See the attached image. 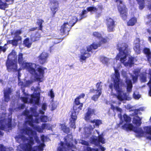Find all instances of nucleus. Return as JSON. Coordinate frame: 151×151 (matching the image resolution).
<instances>
[{
  "instance_id": "obj_1",
  "label": "nucleus",
  "mask_w": 151,
  "mask_h": 151,
  "mask_svg": "<svg viewBox=\"0 0 151 151\" xmlns=\"http://www.w3.org/2000/svg\"><path fill=\"white\" fill-rule=\"evenodd\" d=\"M15 138L16 140L21 144L20 147L24 151H42L45 146L43 143L39 146L32 147L34 144V139L38 143L40 142V141L36 132L33 131L28 127H24L22 129H21L19 134L16 136ZM46 138L44 135L41 136V139L43 142Z\"/></svg>"
},
{
  "instance_id": "obj_2",
  "label": "nucleus",
  "mask_w": 151,
  "mask_h": 151,
  "mask_svg": "<svg viewBox=\"0 0 151 151\" xmlns=\"http://www.w3.org/2000/svg\"><path fill=\"white\" fill-rule=\"evenodd\" d=\"M121 67L120 63L116 65L115 63L114 66L115 71V74L111 76V78L114 81V83L111 84L109 86V88L111 90V97L112 99L111 101H107L106 104L111 106V108L114 111H117L121 113L122 109L120 108L114 106V105L116 104L114 99H117L121 101L124 100H129L131 98L128 96L123 91L121 88H120V85H122V81L120 78V74L119 70Z\"/></svg>"
},
{
  "instance_id": "obj_3",
  "label": "nucleus",
  "mask_w": 151,
  "mask_h": 151,
  "mask_svg": "<svg viewBox=\"0 0 151 151\" xmlns=\"http://www.w3.org/2000/svg\"><path fill=\"white\" fill-rule=\"evenodd\" d=\"M91 123L94 124L93 127L91 126L85 127L84 129V136L83 138L85 139H89L91 143L96 145L98 148L92 149L88 146L89 145V142L82 139L79 140V142L82 145H86L84 147V151H104L105 148L100 145V143L102 144H104L106 143L105 140L103 137V135H99L98 137L91 134L95 126L98 127L102 124V121L99 119H94L91 121Z\"/></svg>"
},
{
  "instance_id": "obj_4",
  "label": "nucleus",
  "mask_w": 151,
  "mask_h": 151,
  "mask_svg": "<svg viewBox=\"0 0 151 151\" xmlns=\"http://www.w3.org/2000/svg\"><path fill=\"white\" fill-rule=\"evenodd\" d=\"M118 117L120 118L121 121L119 124H124L122 126V128L127 131L132 130L136 134V136L138 137L143 136L145 132L150 134L147 137V139L151 140V126L145 127H144V132L141 128H135L132 124H129L131 121V118L127 115L125 114L122 117L121 114H119Z\"/></svg>"
},
{
  "instance_id": "obj_5",
  "label": "nucleus",
  "mask_w": 151,
  "mask_h": 151,
  "mask_svg": "<svg viewBox=\"0 0 151 151\" xmlns=\"http://www.w3.org/2000/svg\"><path fill=\"white\" fill-rule=\"evenodd\" d=\"M117 46L119 53L116 57V60H120L121 63L126 67H132L134 63V58L129 55L131 49L128 45L120 42Z\"/></svg>"
},
{
  "instance_id": "obj_6",
  "label": "nucleus",
  "mask_w": 151,
  "mask_h": 151,
  "mask_svg": "<svg viewBox=\"0 0 151 151\" xmlns=\"http://www.w3.org/2000/svg\"><path fill=\"white\" fill-rule=\"evenodd\" d=\"M37 109L35 107L31 108L30 111L27 110L23 112V114L26 116V124H28L33 128V126H37L35 124H38L40 121L46 122L49 120V118L45 115L40 116L37 112Z\"/></svg>"
},
{
  "instance_id": "obj_7",
  "label": "nucleus",
  "mask_w": 151,
  "mask_h": 151,
  "mask_svg": "<svg viewBox=\"0 0 151 151\" xmlns=\"http://www.w3.org/2000/svg\"><path fill=\"white\" fill-rule=\"evenodd\" d=\"M22 65L20 69H26L32 75L34 80L40 82L42 81L45 68L32 63L26 62Z\"/></svg>"
},
{
  "instance_id": "obj_8",
  "label": "nucleus",
  "mask_w": 151,
  "mask_h": 151,
  "mask_svg": "<svg viewBox=\"0 0 151 151\" xmlns=\"http://www.w3.org/2000/svg\"><path fill=\"white\" fill-rule=\"evenodd\" d=\"M93 35L99 39V42H94L92 45L87 46V51L84 49L81 50V54L79 56V60L81 62L85 60L87 58L90 56V55L88 52L91 51L93 49H96L98 47L100 46L101 44L102 43L107 42L108 39H110V38H103L101 36V34L97 32H94L93 33Z\"/></svg>"
},
{
  "instance_id": "obj_9",
  "label": "nucleus",
  "mask_w": 151,
  "mask_h": 151,
  "mask_svg": "<svg viewBox=\"0 0 151 151\" xmlns=\"http://www.w3.org/2000/svg\"><path fill=\"white\" fill-rule=\"evenodd\" d=\"M85 96L84 94L82 93L75 100L73 107V111L72 112L71 116L69 123L70 127L74 129L76 128L75 122L77 119V115L78 114L80 111L82 109L83 106V104L80 102V100L82 98H83Z\"/></svg>"
},
{
  "instance_id": "obj_10",
  "label": "nucleus",
  "mask_w": 151,
  "mask_h": 151,
  "mask_svg": "<svg viewBox=\"0 0 151 151\" xmlns=\"http://www.w3.org/2000/svg\"><path fill=\"white\" fill-rule=\"evenodd\" d=\"M40 88L37 87L35 90L32 95L31 96L28 95L26 93H24L23 96H22L20 99L24 103H27L28 101L29 103L37 105L40 100Z\"/></svg>"
},
{
  "instance_id": "obj_11",
  "label": "nucleus",
  "mask_w": 151,
  "mask_h": 151,
  "mask_svg": "<svg viewBox=\"0 0 151 151\" xmlns=\"http://www.w3.org/2000/svg\"><path fill=\"white\" fill-rule=\"evenodd\" d=\"M6 65L9 71L16 70L17 68L16 53L14 50L8 55Z\"/></svg>"
},
{
  "instance_id": "obj_12",
  "label": "nucleus",
  "mask_w": 151,
  "mask_h": 151,
  "mask_svg": "<svg viewBox=\"0 0 151 151\" xmlns=\"http://www.w3.org/2000/svg\"><path fill=\"white\" fill-rule=\"evenodd\" d=\"M69 19L70 20L69 22H65L61 27L60 30L62 34H68L70 28L74 25L78 20L77 17L76 16L71 17Z\"/></svg>"
},
{
  "instance_id": "obj_13",
  "label": "nucleus",
  "mask_w": 151,
  "mask_h": 151,
  "mask_svg": "<svg viewBox=\"0 0 151 151\" xmlns=\"http://www.w3.org/2000/svg\"><path fill=\"white\" fill-rule=\"evenodd\" d=\"M117 2L118 9L123 19L125 20L127 18V9L121 0H114Z\"/></svg>"
},
{
  "instance_id": "obj_14",
  "label": "nucleus",
  "mask_w": 151,
  "mask_h": 151,
  "mask_svg": "<svg viewBox=\"0 0 151 151\" xmlns=\"http://www.w3.org/2000/svg\"><path fill=\"white\" fill-rule=\"evenodd\" d=\"M101 82L97 83L96 85L97 89L95 90L94 89H93L92 90H90L91 92L95 94L93 95L92 97V99L95 101L97 100L98 99L101 94L102 85H101Z\"/></svg>"
},
{
  "instance_id": "obj_15",
  "label": "nucleus",
  "mask_w": 151,
  "mask_h": 151,
  "mask_svg": "<svg viewBox=\"0 0 151 151\" xmlns=\"http://www.w3.org/2000/svg\"><path fill=\"white\" fill-rule=\"evenodd\" d=\"M22 32L20 30H16L12 33V35L14 37V40L8 41L7 43H11L13 45L16 46L18 42L21 40V37L19 35Z\"/></svg>"
},
{
  "instance_id": "obj_16",
  "label": "nucleus",
  "mask_w": 151,
  "mask_h": 151,
  "mask_svg": "<svg viewBox=\"0 0 151 151\" xmlns=\"http://www.w3.org/2000/svg\"><path fill=\"white\" fill-rule=\"evenodd\" d=\"M11 120V119L9 118L0 120V129L4 130L6 128H10Z\"/></svg>"
},
{
  "instance_id": "obj_17",
  "label": "nucleus",
  "mask_w": 151,
  "mask_h": 151,
  "mask_svg": "<svg viewBox=\"0 0 151 151\" xmlns=\"http://www.w3.org/2000/svg\"><path fill=\"white\" fill-rule=\"evenodd\" d=\"M95 115L94 109L89 108L88 111L85 114L84 119L86 122L91 123V121H93L92 119L93 116Z\"/></svg>"
},
{
  "instance_id": "obj_18",
  "label": "nucleus",
  "mask_w": 151,
  "mask_h": 151,
  "mask_svg": "<svg viewBox=\"0 0 151 151\" xmlns=\"http://www.w3.org/2000/svg\"><path fill=\"white\" fill-rule=\"evenodd\" d=\"M34 129L40 133H42L45 129L50 130L52 129V125L49 124H43L40 127L39 126H33Z\"/></svg>"
},
{
  "instance_id": "obj_19",
  "label": "nucleus",
  "mask_w": 151,
  "mask_h": 151,
  "mask_svg": "<svg viewBox=\"0 0 151 151\" xmlns=\"http://www.w3.org/2000/svg\"><path fill=\"white\" fill-rule=\"evenodd\" d=\"M122 74L123 76L126 78V87L127 91L129 93L132 91V85L131 80L129 79L127 77V74L126 72L123 70L122 72Z\"/></svg>"
},
{
  "instance_id": "obj_20",
  "label": "nucleus",
  "mask_w": 151,
  "mask_h": 151,
  "mask_svg": "<svg viewBox=\"0 0 151 151\" xmlns=\"http://www.w3.org/2000/svg\"><path fill=\"white\" fill-rule=\"evenodd\" d=\"M140 40L139 38H136L134 41L133 49L135 52L139 54L141 52V49L140 48Z\"/></svg>"
},
{
  "instance_id": "obj_21",
  "label": "nucleus",
  "mask_w": 151,
  "mask_h": 151,
  "mask_svg": "<svg viewBox=\"0 0 151 151\" xmlns=\"http://www.w3.org/2000/svg\"><path fill=\"white\" fill-rule=\"evenodd\" d=\"M107 29L109 32L113 31L115 27L114 21L113 19L110 18L107 19Z\"/></svg>"
},
{
  "instance_id": "obj_22",
  "label": "nucleus",
  "mask_w": 151,
  "mask_h": 151,
  "mask_svg": "<svg viewBox=\"0 0 151 151\" xmlns=\"http://www.w3.org/2000/svg\"><path fill=\"white\" fill-rule=\"evenodd\" d=\"M48 56L49 55L47 53L45 52H43L39 56V62L42 64L46 63Z\"/></svg>"
},
{
  "instance_id": "obj_23",
  "label": "nucleus",
  "mask_w": 151,
  "mask_h": 151,
  "mask_svg": "<svg viewBox=\"0 0 151 151\" xmlns=\"http://www.w3.org/2000/svg\"><path fill=\"white\" fill-rule=\"evenodd\" d=\"M12 91L10 88H7L4 91V101L8 102L9 100L10 96L11 95Z\"/></svg>"
},
{
  "instance_id": "obj_24",
  "label": "nucleus",
  "mask_w": 151,
  "mask_h": 151,
  "mask_svg": "<svg viewBox=\"0 0 151 151\" xmlns=\"http://www.w3.org/2000/svg\"><path fill=\"white\" fill-rule=\"evenodd\" d=\"M51 3L52 5V6L51 7V10L54 16V14L57 10L58 3V2L55 0H52Z\"/></svg>"
},
{
  "instance_id": "obj_25",
  "label": "nucleus",
  "mask_w": 151,
  "mask_h": 151,
  "mask_svg": "<svg viewBox=\"0 0 151 151\" xmlns=\"http://www.w3.org/2000/svg\"><path fill=\"white\" fill-rule=\"evenodd\" d=\"M142 118L139 117L138 116H135L133 119L132 123L137 126H139L142 124Z\"/></svg>"
},
{
  "instance_id": "obj_26",
  "label": "nucleus",
  "mask_w": 151,
  "mask_h": 151,
  "mask_svg": "<svg viewBox=\"0 0 151 151\" xmlns=\"http://www.w3.org/2000/svg\"><path fill=\"white\" fill-rule=\"evenodd\" d=\"M140 71V69L137 68L135 69L134 71V74L133 75H130L132 79L133 83L136 82L137 80V78L138 76L139 73Z\"/></svg>"
},
{
  "instance_id": "obj_27",
  "label": "nucleus",
  "mask_w": 151,
  "mask_h": 151,
  "mask_svg": "<svg viewBox=\"0 0 151 151\" xmlns=\"http://www.w3.org/2000/svg\"><path fill=\"white\" fill-rule=\"evenodd\" d=\"M100 61L104 64L108 65L110 64V62L112 60L104 56H101L100 58Z\"/></svg>"
},
{
  "instance_id": "obj_28",
  "label": "nucleus",
  "mask_w": 151,
  "mask_h": 151,
  "mask_svg": "<svg viewBox=\"0 0 151 151\" xmlns=\"http://www.w3.org/2000/svg\"><path fill=\"white\" fill-rule=\"evenodd\" d=\"M144 53L146 55L148 61L151 62V52L149 48H145L143 50Z\"/></svg>"
},
{
  "instance_id": "obj_29",
  "label": "nucleus",
  "mask_w": 151,
  "mask_h": 151,
  "mask_svg": "<svg viewBox=\"0 0 151 151\" xmlns=\"http://www.w3.org/2000/svg\"><path fill=\"white\" fill-rule=\"evenodd\" d=\"M32 79L29 80H26V79H25L24 81V82H23V85L19 86H22V87H24L29 86L34 81H36L34 80L33 76H32Z\"/></svg>"
},
{
  "instance_id": "obj_30",
  "label": "nucleus",
  "mask_w": 151,
  "mask_h": 151,
  "mask_svg": "<svg viewBox=\"0 0 151 151\" xmlns=\"http://www.w3.org/2000/svg\"><path fill=\"white\" fill-rule=\"evenodd\" d=\"M14 0H6V1H11V3H12ZM8 5L5 2H3L2 0H0V9L3 10H5V9L8 7Z\"/></svg>"
},
{
  "instance_id": "obj_31",
  "label": "nucleus",
  "mask_w": 151,
  "mask_h": 151,
  "mask_svg": "<svg viewBox=\"0 0 151 151\" xmlns=\"http://www.w3.org/2000/svg\"><path fill=\"white\" fill-rule=\"evenodd\" d=\"M40 32V31L35 34H32L31 36L32 40L33 41H35L39 40L41 37Z\"/></svg>"
},
{
  "instance_id": "obj_32",
  "label": "nucleus",
  "mask_w": 151,
  "mask_h": 151,
  "mask_svg": "<svg viewBox=\"0 0 151 151\" xmlns=\"http://www.w3.org/2000/svg\"><path fill=\"white\" fill-rule=\"evenodd\" d=\"M18 61L20 65V68L22 66V65L26 62L24 61L23 57V54L21 53H19L18 55Z\"/></svg>"
},
{
  "instance_id": "obj_33",
  "label": "nucleus",
  "mask_w": 151,
  "mask_h": 151,
  "mask_svg": "<svg viewBox=\"0 0 151 151\" xmlns=\"http://www.w3.org/2000/svg\"><path fill=\"white\" fill-rule=\"evenodd\" d=\"M47 108V104L45 103H43L41 105V109H39L40 114H44L45 111Z\"/></svg>"
},
{
  "instance_id": "obj_34",
  "label": "nucleus",
  "mask_w": 151,
  "mask_h": 151,
  "mask_svg": "<svg viewBox=\"0 0 151 151\" xmlns=\"http://www.w3.org/2000/svg\"><path fill=\"white\" fill-rule=\"evenodd\" d=\"M88 12H90L91 13H97L98 12V9L96 7L91 6L88 7L87 8Z\"/></svg>"
},
{
  "instance_id": "obj_35",
  "label": "nucleus",
  "mask_w": 151,
  "mask_h": 151,
  "mask_svg": "<svg viewBox=\"0 0 151 151\" xmlns=\"http://www.w3.org/2000/svg\"><path fill=\"white\" fill-rule=\"evenodd\" d=\"M60 128L61 130L65 133H68L70 132V129L68 127H67L66 126L65 124H60Z\"/></svg>"
},
{
  "instance_id": "obj_36",
  "label": "nucleus",
  "mask_w": 151,
  "mask_h": 151,
  "mask_svg": "<svg viewBox=\"0 0 151 151\" xmlns=\"http://www.w3.org/2000/svg\"><path fill=\"white\" fill-rule=\"evenodd\" d=\"M148 7L149 10L151 11V0L149 1ZM145 20L147 23L151 22V14L148 15L147 17L145 19Z\"/></svg>"
},
{
  "instance_id": "obj_37",
  "label": "nucleus",
  "mask_w": 151,
  "mask_h": 151,
  "mask_svg": "<svg viewBox=\"0 0 151 151\" xmlns=\"http://www.w3.org/2000/svg\"><path fill=\"white\" fill-rule=\"evenodd\" d=\"M137 21L135 18H133L130 19L128 22L127 24L129 26H133L135 24Z\"/></svg>"
},
{
  "instance_id": "obj_38",
  "label": "nucleus",
  "mask_w": 151,
  "mask_h": 151,
  "mask_svg": "<svg viewBox=\"0 0 151 151\" xmlns=\"http://www.w3.org/2000/svg\"><path fill=\"white\" fill-rule=\"evenodd\" d=\"M148 73V74L150 75V77L149 78L150 80L147 84L148 85L150 88L149 94L150 96H151V70L150 69L149 70Z\"/></svg>"
},
{
  "instance_id": "obj_39",
  "label": "nucleus",
  "mask_w": 151,
  "mask_h": 151,
  "mask_svg": "<svg viewBox=\"0 0 151 151\" xmlns=\"http://www.w3.org/2000/svg\"><path fill=\"white\" fill-rule=\"evenodd\" d=\"M138 4L139 5V9H142L145 6V3L144 0H136Z\"/></svg>"
},
{
  "instance_id": "obj_40",
  "label": "nucleus",
  "mask_w": 151,
  "mask_h": 151,
  "mask_svg": "<svg viewBox=\"0 0 151 151\" xmlns=\"http://www.w3.org/2000/svg\"><path fill=\"white\" fill-rule=\"evenodd\" d=\"M32 44V43L29 41V39L28 38H27L24 41V45L28 48H29L31 47Z\"/></svg>"
},
{
  "instance_id": "obj_41",
  "label": "nucleus",
  "mask_w": 151,
  "mask_h": 151,
  "mask_svg": "<svg viewBox=\"0 0 151 151\" xmlns=\"http://www.w3.org/2000/svg\"><path fill=\"white\" fill-rule=\"evenodd\" d=\"M145 108L143 107H141L138 109H135L134 111V114L133 115H137L138 114H141V113L140 112V111H143L145 110Z\"/></svg>"
},
{
  "instance_id": "obj_42",
  "label": "nucleus",
  "mask_w": 151,
  "mask_h": 151,
  "mask_svg": "<svg viewBox=\"0 0 151 151\" xmlns=\"http://www.w3.org/2000/svg\"><path fill=\"white\" fill-rule=\"evenodd\" d=\"M147 73L146 72L142 73L140 75V76L142 81L143 82H145L146 81V75Z\"/></svg>"
},
{
  "instance_id": "obj_43",
  "label": "nucleus",
  "mask_w": 151,
  "mask_h": 151,
  "mask_svg": "<svg viewBox=\"0 0 151 151\" xmlns=\"http://www.w3.org/2000/svg\"><path fill=\"white\" fill-rule=\"evenodd\" d=\"M141 97V95H140L139 92L137 91H135L133 94V97L135 99H138Z\"/></svg>"
},
{
  "instance_id": "obj_44",
  "label": "nucleus",
  "mask_w": 151,
  "mask_h": 151,
  "mask_svg": "<svg viewBox=\"0 0 151 151\" xmlns=\"http://www.w3.org/2000/svg\"><path fill=\"white\" fill-rule=\"evenodd\" d=\"M87 13V12L86 10H83L80 14V19H82L83 18H84L87 16L86 14Z\"/></svg>"
},
{
  "instance_id": "obj_45",
  "label": "nucleus",
  "mask_w": 151,
  "mask_h": 151,
  "mask_svg": "<svg viewBox=\"0 0 151 151\" xmlns=\"http://www.w3.org/2000/svg\"><path fill=\"white\" fill-rule=\"evenodd\" d=\"M3 133L0 131V135H3ZM0 151H5L6 148L3 145L0 144Z\"/></svg>"
},
{
  "instance_id": "obj_46",
  "label": "nucleus",
  "mask_w": 151,
  "mask_h": 151,
  "mask_svg": "<svg viewBox=\"0 0 151 151\" xmlns=\"http://www.w3.org/2000/svg\"><path fill=\"white\" fill-rule=\"evenodd\" d=\"M44 21L42 19H38L37 22V24L39 26L38 27L39 28L40 30H41V29L42 28V24L43 22Z\"/></svg>"
},
{
  "instance_id": "obj_47",
  "label": "nucleus",
  "mask_w": 151,
  "mask_h": 151,
  "mask_svg": "<svg viewBox=\"0 0 151 151\" xmlns=\"http://www.w3.org/2000/svg\"><path fill=\"white\" fill-rule=\"evenodd\" d=\"M48 96H50L51 99H53L55 96V94L54 92L52 89H51L48 93Z\"/></svg>"
},
{
  "instance_id": "obj_48",
  "label": "nucleus",
  "mask_w": 151,
  "mask_h": 151,
  "mask_svg": "<svg viewBox=\"0 0 151 151\" xmlns=\"http://www.w3.org/2000/svg\"><path fill=\"white\" fill-rule=\"evenodd\" d=\"M19 70L18 72V85H22L23 84V82L20 79V78L21 76V74L19 72Z\"/></svg>"
},
{
  "instance_id": "obj_49",
  "label": "nucleus",
  "mask_w": 151,
  "mask_h": 151,
  "mask_svg": "<svg viewBox=\"0 0 151 151\" xmlns=\"http://www.w3.org/2000/svg\"><path fill=\"white\" fill-rule=\"evenodd\" d=\"M57 107L56 104L55 103H52L51 104V110L53 111Z\"/></svg>"
},
{
  "instance_id": "obj_50",
  "label": "nucleus",
  "mask_w": 151,
  "mask_h": 151,
  "mask_svg": "<svg viewBox=\"0 0 151 151\" xmlns=\"http://www.w3.org/2000/svg\"><path fill=\"white\" fill-rule=\"evenodd\" d=\"M97 8H98V11L99 10H100V11H101L103 9V6L101 5H99L97 6Z\"/></svg>"
},
{
  "instance_id": "obj_51",
  "label": "nucleus",
  "mask_w": 151,
  "mask_h": 151,
  "mask_svg": "<svg viewBox=\"0 0 151 151\" xmlns=\"http://www.w3.org/2000/svg\"><path fill=\"white\" fill-rule=\"evenodd\" d=\"M24 107V104H21L19 106H18V109L19 110H20L21 109H23Z\"/></svg>"
},
{
  "instance_id": "obj_52",
  "label": "nucleus",
  "mask_w": 151,
  "mask_h": 151,
  "mask_svg": "<svg viewBox=\"0 0 151 151\" xmlns=\"http://www.w3.org/2000/svg\"><path fill=\"white\" fill-rule=\"evenodd\" d=\"M5 115H6L5 114H2V116L1 117H0V118H4V117L5 116Z\"/></svg>"
},
{
  "instance_id": "obj_53",
  "label": "nucleus",
  "mask_w": 151,
  "mask_h": 151,
  "mask_svg": "<svg viewBox=\"0 0 151 151\" xmlns=\"http://www.w3.org/2000/svg\"><path fill=\"white\" fill-rule=\"evenodd\" d=\"M147 31L149 34H150L151 33V31L150 30V29H147Z\"/></svg>"
},
{
  "instance_id": "obj_54",
  "label": "nucleus",
  "mask_w": 151,
  "mask_h": 151,
  "mask_svg": "<svg viewBox=\"0 0 151 151\" xmlns=\"http://www.w3.org/2000/svg\"><path fill=\"white\" fill-rule=\"evenodd\" d=\"M127 108L128 109H130L131 108V106L130 105H128Z\"/></svg>"
},
{
  "instance_id": "obj_55",
  "label": "nucleus",
  "mask_w": 151,
  "mask_h": 151,
  "mask_svg": "<svg viewBox=\"0 0 151 151\" xmlns=\"http://www.w3.org/2000/svg\"><path fill=\"white\" fill-rule=\"evenodd\" d=\"M148 40L151 43V37H149L148 38Z\"/></svg>"
},
{
  "instance_id": "obj_56",
  "label": "nucleus",
  "mask_w": 151,
  "mask_h": 151,
  "mask_svg": "<svg viewBox=\"0 0 151 151\" xmlns=\"http://www.w3.org/2000/svg\"><path fill=\"white\" fill-rule=\"evenodd\" d=\"M118 150L119 151H123V150L121 148H119L118 149Z\"/></svg>"
},
{
  "instance_id": "obj_57",
  "label": "nucleus",
  "mask_w": 151,
  "mask_h": 151,
  "mask_svg": "<svg viewBox=\"0 0 151 151\" xmlns=\"http://www.w3.org/2000/svg\"><path fill=\"white\" fill-rule=\"evenodd\" d=\"M35 28H31V29H30V31H34V30H35Z\"/></svg>"
},
{
  "instance_id": "obj_58",
  "label": "nucleus",
  "mask_w": 151,
  "mask_h": 151,
  "mask_svg": "<svg viewBox=\"0 0 151 151\" xmlns=\"http://www.w3.org/2000/svg\"><path fill=\"white\" fill-rule=\"evenodd\" d=\"M124 150H125V151H131L130 150H129L127 149H125Z\"/></svg>"
},
{
  "instance_id": "obj_59",
  "label": "nucleus",
  "mask_w": 151,
  "mask_h": 151,
  "mask_svg": "<svg viewBox=\"0 0 151 151\" xmlns=\"http://www.w3.org/2000/svg\"><path fill=\"white\" fill-rule=\"evenodd\" d=\"M96 132L99 135V132H98V131L97 130H96Z\"/></svg>"
},
{
  "instance_id": "obj_60",
  "label": "nucleus",
  "mask_w": 151,
  "mask_h": 151,
  "mask_svg": "<svg viewBox=\"0 0 151 151\" xmlns=\"http://www.w3.org/2000/svg\"><path fill=\"white\" fill-rule=\"evenodd\" d=\"M1 108H2V109H3V110H4V109H2V107H1Z\"/></svg>"
},
{
  "instance_id": "obj_61",
  "label": "nucleus",
  "mask_w": 151,
  "mask_h": 151,
  "mask_svg": "<svg viewBox=\"0 0 151 151\" xmlns=\"http://www.w3.org/2000/svg\"><path fill=\"white\" fill-rule=\"evenodd\" d=\"M81 129V128H80V129H79V131H80Z\"/></svg>"
},
{
  "instance_id": "obj_62",
  "label": "nucleus",
  "mask_w": 151,
  "mask_h": 151,
  "mask_svg": "<svg viewBox=\"0 0 151 151\" xmlns=\"http://www.w3.org/2000/svg\"><path fill=\"white\" fill-rule=\"evenodd\" d=\"M93 1H95L96 0H92Z\"/></svg>"
},
{
  "instance_id": "obj_63",
  "label": "nucleus",
  "mask_w": 151,
  "mask_h": 151,
  "mask_svg": "<svg viewBox=\"0 0 151 151\" xmlns=\"http://www.w3.org/2000/svg\"><path fill=\"white\" fill-rule=\"evenodd\" d=\"M129 0V1H130V2H131V0ZM130 3H131V2H130Z\"/></svg>"
}]
</instances>
